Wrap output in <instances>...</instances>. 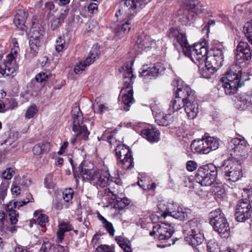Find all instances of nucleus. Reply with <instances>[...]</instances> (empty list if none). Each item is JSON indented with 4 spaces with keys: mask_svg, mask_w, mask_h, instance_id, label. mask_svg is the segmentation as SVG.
<instances>
[{
    "mask_svg": "<svg viewBox=\"0 0 252 252\" xmlns=\"http://www.w3.org/2000/svg\"><path fill=\"white\" fill-rule=\"evenodd\" d=\"M151 109L155 116V122L158 125L165 126L169 125L172 118L171 113L169 112L168 113L165 114L159 108L154 105L151 107Z\"/></svg>",
    "mask_w": 252,
    "mask_h": 252,
    "instance_id": "obj_20",
    "label": "nucleus"
},
{
    "mask_svg": "<svg viewBox=\"0 0 252 252\" xmlns=\"http://www.w3.org/2000/svg\"><path fill=\"white\" fill-rule=\"evenodd\" d=\"M203 144L202 139L194 140L190 145V149L194 153L203 154Z\"/></svg>",
    "mask_w": 252,
    "mask_h": 252,
    "instance_id": "obj_41",
    "label": "nucleus"
},
{
    "mask_svg": "<svg viewBox=\"0 0 252 252\" xmlns=\"http://www.w3.org/2000/svg\"><path fill=\"white\" fill-rule=\"evenodd\" d=\"M185 102V101L184 100L175 95L174 99L171 101L170 104L169 112L172 113L174 111H179L182 108H184Z\"/></svg>",
    "mask_w": 252,
    "mask_h": 252,
    "instance_id": "obj_35",
    "label": "nucleus"
},
{
    "mask_svg": "<svg viewBox=\"0 0 252 252\" xmlns=\"http://www.w3.org/2000/svg\"><path fill=\"white\" fill-rule=\"evenodd\" d=\"M103 226L107 230L110 235H114L115 230L112 223L107 220L103 224Z\"/></svg>",
    "mask_w": 252,
    "mask_h": 252,
    "instance_id": "obj_51",
    "label": "nucleus"
},
{
    "mask_svg": "<svg viewBox=\"0 0 252 252\" xmlns=\"http://www.w3.org/2000/svg\"><path fill=\"white\" fill-rule=\"evenodd\" d=\"M235 57L238 61H248L251 59L252 51L247 42L240 41L239 43L236 50Z\"/></svg>",
    "mask_w": 252,
    "mask_h": 252,
    "instance_id": "obj_18",
    "label": "nucleus"
},
{
    "mask_svg": "<svg viewBox=\"0 0 252 252\" xmlns=\"http://www.w3.org/2000/svg\"><path fill=\"white\" fill-rule=\"evenodd\" d=\"M216 247L217 245L216 244H212L211 242H209L207 245V250L209 252H217Z\"/></svg>",
    "mask_w": 252,
    "mask_h": 252,
    "instance_id": "obj_60",
    "label": "nucleus"
},
{
    "mask_svg": "<svg viewBox=\"0 0 252 252\" xmlns=\"http://www.w3.org/2000/svg\"><path fill=\"white\" fill-rule=\"evenodd\" d=\"M159 132L155 128H147L141 131V135L151 143L157 142L159 140Z\"/></svg>",
    "mask_w": 252,
    "mask_h": 252,
    "instance_id": "obj_27",
    "label": "nucleus"
},
{
    "mask_svg": "<svg viewBox=\"0 0 252 252\" xmlns=\"http://www.w3.org/2000/svg\"><path fill=\"white\" fill-rule=\"evenodd\" d=\"M126 12L128 14L127 19L124 23L122 24L118 27L117 32L118 35L127 33L131 28L130 25L131 24L132 19L135 13L129 12L128 11H126Z\"/></svg>",
    "mask_w": 252,
    "mask_h": 252,
    "instance_id": "obj_31",
    "label": "nucleus"
},
{
    "mask_svg": "<svg viewBox=\"0 0 252 252\" xmlns=\"http://www.w3.org/2000/svg\"><path fill=\"white\" fill-rule=\"evenodd\" d=\"M64 45L65 40L64 38L61 36L58 37L56 40V43L55 45L56 51L58 53L62 51L64 49Z\"/></svg>",
    "mask_w": 252,
    "mask_h": 252,
    "instance_id": "obj_46",
    "label": "nucleus"
},
{
    "mask_svg": "<svg viewBox=\"0 0 252 252\" xmlns=\"http://www.w3.org/2000/svg\"><path fill=\"white\" fill-rule=\"evenodd\" d=\"M73 191L71 188L65 189L63 193V199L66 202H69L73 198Z\"/></svg>",
    "mask_w": 252,
    "mask_h": 252,
    "instance_id": "obj_48",
    "label": "nucleus"
},
{
    "mask_svg": "<svg viewBox=\"0 0 252 252\" xmlns=\"http://www.w3.org/2000/svg\"><path fill=\"white\" fill-rule=\"evenodd\" d=\"M50 144L48 142H42L35 145L32 149L33 153L35 155H40L50 150Z\"/></svg>",
    "mask_w": 252,
    "mask_h": 252,
    "instance_id": "obj_36",
    "label": "nucleus"
},
{
    "mask_svg": "<svg viewBox=\"0 0 252 252\" xmlns=\"http://www.w3.org/2000/svg\"><path fill=\"white\" fill-rule=\"evenodd\" d=\"M243 32L249 41L252 44V21L245 23Z\"/></svg>",
    "mask_w": 252,
    "mask_h": 252,
    "instance_id": "obj_42",
    "label": "nucleus"
},
{
    "mask_svg": "<svg viewBox=\"0 0 252 252\" xmlns=\"http://www.w3.org/2000/svg\"><path fill=\"white\" fill-rule=\"evenodd\" d=\"M207 49L202 44L197 43L184 49V54L195 63L201 64L206 61Z\"/></svg>",
    "mask_w": 252,
    "mask_h": 252,
    "instance_id": "obj_10",
    "label": "nucleus"
},
{
    "mask_svg": "<svg viewBox=\"0 0 252 252\" xmlns=\"http://www.w3.org/2000/svg\"><path fill=\"white\" fill-rule=\"evenodd\" d=\"M73 125L72 129L76 133L75 135L70 140V142L74 144L76 138L82 135V138L86 140L90 134L86 126L83 124V118L81 111L78 106H75L72 110Z\"/></svg>",
    "mask_w": 252,
    "mask_h": 252,
    "instance_id": "obj_7",
    "label": "nucleus"
},
{
    "mask_svg": "<svg viewBox=\"0 0 252 252\" xmlns=\"http://www.w3.org/2000/svg\"><path fill=\"white\" fill-rule=\"evenodd\" d=\"M201 223L196 219H192L183 225L185 240L189 245L195 247L202 243L204 236L201 232Z\"/></svg>",
    "mask_w": 252,
    "mask_h": 252,
    "instance_id": "obj_3",
    "label": "nucleus"
},
{
    "mask_svg": "<svg viewBox=\"0 0 252 252\" xmlns=\"http://www.w3.org/2000/svg\"><path fill=\"white\" fill-rule=\"evenodd\" d=\"M48 219L46 215L41 213L40 211H36L33 214V218L31 220V223L34 222L40 225L41 227H44L48 222Z\"/></svg>",
    "mask_w": 252,
    "mask_h": 252,
    "instance_id": "obj_34",
    "label": "nucleus"
},
{
    "mask_svg": "<svg viewBox=\"0 0 252 252\" xmlns=\"http://www.w3.org/2000/svg\"><path fill=\"white\" fill-rule=\"evenodd\" d=\"M126 69L125 70L123 74L124 86H128V84L132 86L133 80L135 78L132 73L131 67H126Z\"/></svg>",
    "mask_w": 252,
    "mask_h": 252,
    "instance_id": "obj_37",
    "label": "nucleus"
},
{
    "mask_svg": "<svg viewBox=\"0 0 252 252\" xmlns=\"http://www.w3.org/2000/svg\"><path fill=\"white\" fill-rule=\"evenodd\" d=\"M173 85L176 86L177 89L175 95L183 99L185 101L192 100L195 98L194 93L190 87L180 79H177L173 81Z\"/></svg>",
    "mask_w": 252,
    "mask_h": 252,
    "instance_id": "obj_14",
    "label": "nucleus"
},
{
    "mask_svg": "<svg viewBox=\"0 0 252 252\" xmlns=\"http://www.w3.org/2000/svg\"><path fill=\"white\" fill-rule=\"evenodd\" d=\"M38 108L35 104L31 105L29 106L25 114V118L30 119L34 117L38 112Z\"/></svg>",
    "mask_w": 252,
    "mask_h": 252,
    "instance_id": "obj_43",
    "label": "nucleus"
},
{
    "mask_svg": "<svg viewBox=\"0 0 252 252\" xmlns=\"http://www.w3.org/2000/svg\"><path fill=\"white\" fill-rule=\"evenodd\" d=\"M84 163L81 162L79 167V172L83 179L89 181L91 184L101 188L109 186L112 178L107 167L100 170L96 168L87 169L83 168Z\"/></svg>",
    "mask_w": 252,
    "mask_h": 252,
    "instance_id": "obj_2",
    "label": "nucleus"
},
{
    "mask_svg": "<svg viewBox=\"0 0 252 252\" xmlns=\"http://www.w3.org/2000/svg\"><path fill=\"white\" fill-rule=\"evenodd\" d=\"M8 216L12 224H15L18 222L19 214L16 211L10 212L8 213Z\"/></svg>",
    "mask_w": 252,
    "mask_h": 252,
    "instance_id": "obj_54",
    "label": "nucleus"
},
{
    "mask_svg": "<svg viewBox=\"0 0 252 252\" xmlns=\"http://www.w3.org/2000/svg\"><path fill=\"white\" fill-rule=\"evenodd\" d=\"M184 4L187 9L186 10L200 13L203 10V5L198 0H185Z\"/></svg>",
    "mask_w": 252,
    "mask_h": 252,
    "instance_id": "obj_32",
    "label": "nucleus"
},
{
    "mask_svg": "<svg viewBox=\"0 0 252 252\" xmlns=\"http://www.w3.org/2000/svg\"><path fill=\"white\" fill-rule=\"evenodd\" d=\"M197 167L196 162L192 160H189L187 162L186 167L187 169L189 171H193L195 170Z\"/></svg>",
    "mask_w": 252,
    "mask_h": 252,
    "instance_id": "obj_55",
    "label": "nucleus"
},
{
    "mask_svg": "<svg viewBox=\"0 0 252 252\" xmlns=\"http://www.w3.org/2000/svg\"><path fill=\"white\" fill-rule=\"evenodd\" d=\"M116 156L118 158L121 159L123 156H127L131 154L129 148L124 144L118 145L115 149Z\"/></svg>",
    "mask_w": 252,
    "mask_h": 252,
    "instance_id": "obj_39",
    "label": "nucleus"
},
{
    "mask_svg": "<svg viewBox=\"0 0 252 252\" xmlns=\"http://www.w3.org/2000/svg\"><path fill=\"white\" fill-rule=\"evenodd\" d=\"M16 252H30L28 249L22 246L18 245L15 248Z\"/></svg>",
    "mask_w": 252,
    "mask_h": 252,
    "instance_id": "obj_62",
    "label": "nucleus"
},
{
    "mask_svg": "<svg viewBox=\"0 0 252 252\" xmlns=\"http://www.w3.org/2000/svg\"><path fill=\"white\" fill-rule=\"evenodd\" d=\"M99 53L97 44L94 45L86 60L84 62H80L79 64L75 67V72L78 74L84 70L86 66H89L98 58Z\"/></svg>",
    "mask_w": 252,
    "mask_h": 252,
    "instance_id": "obj_16",
    "label": "nucleus"
},
{
    "mask_svg": "<svg viewBox=\"0 0 252 252\" xmlns=\"http://www.w3.org/2000/svg\"><path fill=\"white\" fill-rule=\"evenodd\" d=\"M173 227L167 223H163L160 225H158L157 236L159 240H166V243L164 245H158V247L164 248L171 245H174L175 240L170 239L174 233Z\"/></svg>",
    "mask_w": 252,
    "mask_h": 252,
    "instance_id": "obj_12",
    "label": "nucleus"
},
{
    "mask_svg": "<svg viewBox=\"0 0 252 252\" xmlns=\"http://www.w3.org/2000/svg\"><path fill=\"white\" fill-rule=\"evenodd\" d=\"M248 144L244 138H235L231 139L228 144V152L231 157L243 160L247 152Z\"/></svg>",
    "mask_w": 252,
    "mask_h": 252,
    "instance_id": "obj_9",
    "label": "nucleus"
},
{
    "mask_svg": "<svg viewBox=\"0 0 252 252\" xmlns=\"http://www.w3.org/2000/svg\"><path fill=\"white\" fill-rule=\"evenodd\" d=\"M17 207L16 202L15 201H10L6 206V210L8 213L12 211H16L14 209Z\"/></svg>",
    "mask_w": 252,
    "mask_h": 252,
    "instance_id": "obj_57",
    "label": "nucleus"
},
{
    "mask_svg": "<svg viewBox=\"0 0 252 252\" xmlns=\"http://www.w3.org/2000/svg\"><path fill=\"white\" fill-rule=\"evenodd\" d=\"M162 217L165 218L167 216H171L176 219L180 220H185L188 218V212L177 204L173 205V208L169 207L166 211L162 214Z\"/></svg>",
    "mask_w": 252,
    "mask_h": 252,
    "instance_id": "obj_19",
    "label": "nucleus"
},
{
    "mask_svg": "<svg viewBox=\"0 0 252 252\" xmlns=\"http://www.w3.org/2000/svg\"><path fill=\"white\" fill-rule=\"evenodd\" d=\"M198 14L193 11L185 10L183 14L180 16L179 20L182 25L189 26L195 21Z\"/></svg>",
    "mask_w": 252,
    "mask_h": 252,
    "instance_id": "obj_26",
    "label": "nucleus"
},
{
    "mask_svg": "<svg viewBox=\"0 0 252 252\" xmlns=\"http://www.w3.org/2000/svg\"><path fill=\"white\" fill-rule=\"evenodd\" d=\"M28 16V13L24 10H19L14 19L15 26L21 30H24L25 28L26 20Z\"/></svg>",
    "mask_w": 252,
    "mask_h": 252,
    "instance_id": "obj_29",
    "label": "nucleus"
},
{
    "mask_svg": "<svg viewBox=\"0 0 252 252\" xmlns=\"http://www.w3.org/2000/svg\"><path fill=\"white\" fill-rule=\"evenodd\" d=\"M156 45L155 40H153L149 36L141 35L137 40L135 48L137 49L139 52L142 51H148L152 48H155Z\"/></svg>",
    "mask_w": 252,
    "mask_h": 252,
    "instance_id": "obj_17",
    "label": "nucleus"
},
{
    "mask_svg": "<svg viewBox=\"0 0 252 252\" xmlns=\"http://www.w3.org/2000/svg\"><path fill=\"white\" fill-rule=\"evenodd\" d=\"M251 104H252V91L241 94L236 102V107L240 110H243Z\"/></svg>",
    "mask_w": 252,
    "mask_h": 252,
    "instance_id": "obj_22",
    "label": "nucleus"
},
{
    "mask_svg": "<svg viewBox=\"0 0 252 252\" xmlns=\"http://www.w3.org/2000/svg\"><path fill=\"white\" fill-rule=\"evenodd\" d=\"M7 186L5 184L1 185L0 186V199L3 200L7 194Z\"/></svg>",
    "mask_w": 252,
    "mask_h": 252,
    "instance_id": "obj_56",
    "label": "nucleus"
},
{
    "mask_svg": "<svg viewBox=\"0 0 252 252\" xmlns=\"http://www.w3.org/2000/svg\"><path fill=\"white\" fill-rule=\"evenodd\" d=\"M57 250L58 252H68V249L67 246H63L58 245L55 248V251Z\"/></svg>",
    "mask_w": 252,
    "mask_h": 252,
    "instance_id": "obj_61",
    "label": "nucleus"
},
{
    "mask_svg": "<svg viewBox=\"0 0 252 252\" xmlns=\"http://www.w3.org/2000/svg\"><path fill=\"white\" fill-rule=\"evenodd\" d=\"M43 32L38 29L32 28L31 29V36L29 41L30 46V55L32 58L35 57L41 44V39Z\"/></svg>",
    "mask_w": 252,
    "mask_h": 252,
    "instance_id": "obj_15",
    "label": "nucleus"
},
{
    "mask_svg": "<svg viewBox=\"0 0 252 252\" xmlns=\"http://www.w3.org/2000/svg\"><path fill=\"white\" fill-rule=\"evenodd\" d=\"M68 145V143L67 142H63V143L62 144V145L61 147L60 150L58 152V154H59V155L63 154L64 153L65 150L67 147Z\"/></svg>",
    "mask_w": 252,
    "mask_h": 252,
    "instance_id": "obj_64",
    "label": "nucleus"
},
{
    "mask_svg": "<svg viewBox=\"0 0 252 252\" xmlns=\"http://www.w3.org/2000/svg\"><path fill=\"white\" fill-rule=\"evenodd\" d=\"M96 250L97 252H115L113 247L107 245H101Z\"/></svg>",
    "mask_w": 252,
    "mask_h": 252,
    "instance_id": "obj_52",
    "label": "nucleus"
},
{
    "mask_svg": "<svg viewBox=\"0 0 252 252\" xmlns=\"http://www.w3.org/2000/svg\"><path fill=\"white\" fill-rule=\"evenodd\" d=\"M184 110L187 118L189 120L195 118L199 112V106L195 98L192 100L185 101Z\"/></svg>",
    "mask_w": 252,
    "mask_h": 252,
    "instance_id": "obj_21",
    "label": "nucleus"
},
{
    "mask_svg": "<svg viewBox=\"0 0 252 252\" xmlns=\"http://www.w3.org/2000/svg\"><path fill=\"white\" fill-rule=\"evenodd\" d=\"M165 67L161 63H157L149 65H144L140 69V75L147 80L157 77L164 71Z\"/></svg>",
    "mask_w": 252,
    "mask_h": 252,
    "instance_id": "obj_13",
    "label": "nucleus"
},
{
    "mask_svg": "<svg viewBox=\"0 0 252 252\" xmlns=\"http://www.w3.org/2000/svg\"><path fill=\"white\" fill-rule=\"evenodd\" d=\"M116 241L119 246L125 252H132L131 244L130 241L126 238L122 236L117 237Z\"/></svg>",
    "mask_w": 252,
    "mask_h": 252,
    "instance_id": "obj_38",
    "label": "nucleus"
},
{
    "mask_svg": "<svg viewBox=\"0 0 252 252\" xmlns=\"http://www.w3.org/2000/svg\"><path fill=\"white\" fill-rule=\"evenodd\" d=\"M205 67L211 73H214L222 64L223 55L222 50L214 48L205 58Z\"/></svg>",
    "mask_w": 252,
    "mask_h": 252,
    "instance_id": "obj_11",
    "label": "nucleus"
},
{
    "mask_svg": "<svg viewBox=\"0 0 252 252\" xmlns=\"http://www.w3.org/2000/svg\"><path fill=\"white\" fill-rule=\"evenodd\" d=\"M170 36H174L177 42L182 48L183 51L184 53V49L190 47L189 45L187 37L184 33H180L178 30L175 29H171Z\"/></svg>",
    "mask_w": 252,
    "mask_h": 252,
    "instance_id": "obj_28",
    "label": "nucleus"
},
{
    "mask_svg": "<svg viewBox=\"0 0 252 252\" xmlns=\"http://www.w3.org/2000/svg\"><path fill=\"white\" fill-rule=\"evenodd\" d=\"M248 193V199L239 200L235 209V219L237 221L244 222L252 215V189H244Z\"/></svg>",
    "mask_w": 252,
    "mask_h": 252,
    "instance_id": "obj_6",
    "label": "nucleus"
},
{
    "mask_svg": "<svg viewBox=\"0 0 252 252\" xmlns=\"http://www.w3.org/2000/svg\"><path fill=\"white\" fill-rule=\"evenodd\" d=\"M88 11L91 13H94L97 10V4L95 3H91L88 6Z\"/></svg>",
    "mask_w": 252,
    "mask_h": 252,
    "instance_id": "obj_58",
    "label": "nucleus"
},
{
    "mask_svg": "<svg viewBox=\"0 0 252 252\" xmlns=\"http://www.w3.org/2000/svg\"><path fill=\"white\" fill-rule=\"evenodd\" d=\"M210 223L215 231L224 238L230 235V227L223 213L220 209L212 211L210 214Z\"/></svg>",
    "mask_w": 252,
    "mask_h": 252,
    "instance_id": "obj_5",
    "label": "nucleus"
},
{
    "mask_svg": "<svg viewBox=\"0 0 252 252\" xmlns=\"http://www.w3.org/2000/svg\"><path fill=\"white\" fill-rule=\"evenodd\" d=\"M217 176V169L213 164L200 167L195 175V180L202 186L208 187L215 185Z\"/></svg>",
    "mask_w": 252,
    "mask_h": 252,
    "instance_id": "obj_4",
    "label": "nucleus"
},
{
    "mask_svg": "<svg viewBox=\"0 0 252 252\" xmlns=\"http://www.w3.org/2000/svg\"><path fill=\"white\" fill-rule=\"evenodd\" d=\"M215 24V22L214 20H209L207 25L204 27L203 29V32H206L208 33L209 30V28L211 26H214Z\"/></svg>",
    "mask_w": 252,
    "mask_h": 252,
    "instance_id": "obj_59",
    "label": "nucleus"
},
{
    "mask_svg": "<svg viewBox=\"0 0 252 252\" xmlns=\"http://www.w3.org/2000/svg\"><path fill=\"white\" fill-rule=\"evenodd\" d=\"M108 110V107L105 106L104 104H100L98 105V112L99 113H101Z\"/></svg>",
    "mask_w": 252,
    "mask_h": 252,
    "instance_id": "obj_63",
    "label": "nucleus"
},
{
    "mask_svg": "<svg viewBox=\"0 0 252 252\" xmlns=\"http://www.w3.org/2000/svg\"><path fill=\"white\" fill-rule=\"evenodd\" d=\"M20 183H18L17 181L13 182L12 186L11 188L12 194L15 196H18L20 194L21 189L19 186Z\"/></svg>",
    "mask_w": 252,
    "mask_h": 252,
    "instance_id": "obj_49",
    "label": "nucleus"
},
{
    "mask_svg": "<svg viewBox=\"0 0 252 252\" xmlns=\"http://www.w3.org/2000/svg\"><path fill=\"white\" fill-rule=\"evenodd\" d=\"M1 64L7 71H6L7 76L13 74L17 68L15 56H12V55H7L4 63Z\"/></svg>",
    "mask_w": 252,
    "mask_h": 252,
    "instance_id": "obj_25",
    "label": "nucleus"
},
{
    "mask_svg": "<svg viewBox=\"0 0 252 252\" xmlns=\"http://www.w3.org/2000/svg\"><path fill=\"white\" fill-rule=\"evenodd\" d=\"M142 2L143 0H125L123 2L122 10L135 13V10L137 8H141L143 5Z\"/></svg>",
    "mask_w": 252,
    "mask_h": 252,
    "instance_id": "obj_30",
    "label": "nucleus"
},
{
    "mask_svg": "<svg viewBox=\"0 0 252 252\" xmlns=\"http://www.w3.org/2000/svg\"><path fill=\"white\" fill-rule=\"evenodd\" d=\"M73 229V226L69 222H63L59 224V229L57 232L59 242H62L64 238V233Z\"/></svg>",
    "mask_w": 252,
    "mask_h": 252,
    "instance_id": "obj_33",
    "label": "nucleus"
},
{
    "mask_svg": "<svg viewBox=\"0 0 252 252\" xmlns=\"http://www.w3.org/2000/svg\"><path fill=\"white\" fill-rule=\"evenodd\" d=\"M212 189V192L213 194L217 195L218 197H222L224 194V190L222 188L221 185H218L217 186L215 185H213Z\"/></svg>",
    "mask_w": 252,
    "mask_h": 252,
    "instance_id": "obj_44",
    "label": "nucleus"
},
{
    "mask_svg": "<svg viewBox=\"0 0 252 252\" xmlns=\"http://www.w3.org/2000/svg\"><path fill=\"white\" fill-rule=\"evenodd\" d=\"M241 164V159L236 158H229L225 161L222 171L226 180L235 182L242 177Z\"/></svg>",
    "mask_w": 252,
    "mask_h": 252,
    "instance_id": "obj_8",
    "label": "nucleus"
},
{
    "mask_svg": "<svg viewBox=\"0 0 252 252\" xmlns=\"http://www.w3.org/2000/svg\"><path fill=\"white\" fill-rule=\"evenodd\" d=\"M203 140V154H207L211 151L215 150L219 148V143L218 139L213 137H208L202 139Z\"/></svg>",
    "mask_w": 252,
    "mask_h": 252,
    "instance_id": "obj_24",
    "label": "nucleus"
},
{
    "mask_svg": "<svg viewBox=\"0 0 252 252\" xmlns=\"http://www.w3.org/2000/svg\"><path fill=\"white\" fill-rule=\"evenodd\" d=\"M53 176L51 174L47 175L44 180V183L45 186L48 189H54L55 188V184L53 181Z\"/></svg>",
    "mask_w": 252,
    "mask_h": 252,
    "instance_id": "obj_47",
    "label": "nucleus"
},
{
    "mask_svg": "<svg viewBox=\"0 0 252 252\" xmlns=\"http://www.w3.org/2000/svg\"><path fill=\"white\" fill-rule=\"evenodd\" d=\"M39 252H55V247L52 246L51 243L48 242H44Z\"/></svg>",
    "mask_w": 252,
    "mask_h": 252,
    "instance_id": "obj_45",
    "label": "nucleus"
},
{
    "mask_svg": "<svg viewBox=\"0 0 252 252\" xmlns=\"http://www.w3.org/2000/svg\"><path fill=\"white\" fill-rule=\"evenodd\" d=\"M120 165L125 169H128L132 168L134 166L133 158L131 154L127 155L124 158L120 159Z\"/></svg>",
    "mask_w": 252,
    "mask_h": 252,
    "instance_id": "obj_40",
    "label": "nucleus"
},
{
    "mask_svg": "<svg viewBox=\"0 0 252 252\" xmlns=\"http://www.w3.org/2000/svg\"><path fill=\"white\" fill-rule=\"evenodd\" d=\"M121 93L122 94L123 102L126 106L129 107L134 102L132 86L128 84V86H124Z\"/></svg>",
    "mask_w": 252,
    "mask_h": 252,
    "instance_id": "obj_23",
    "label": "nucleus"
},
{
    "mask_svg": "<svg viewBox=\"0 0 252 252\" xmlns=\"http://www.w3.org/2000/svg\"><path fill=\"white\" fill-rule=\"evenodd\" d=\"M14 173L15 171L12 168H8L3 172L2 175L3 178L9 180L12 178Z\"/></svg>",
    "mask_w": 252,
    "mask_h": 252,
    "instance_id": "obj_50",
    "label": "nucleus"
},
{
    "mask_svg": "<svg viewBox=\"0 0 252 252\" xmlns=\"http://www.w3.org/2000/svg\"><path fill=\"white\" fill-rule=\"evenodd\" d=\"M48 79V75L44 72H40L38 73L35 77V79L37 82L41 83L46 82Z\"/></svg>",
    "mask_w": 252,
    "mask_h": 252,
    "instance_id": "obj_53",
    "label": "nucleus"
},
{
    "mask_svg": "<svg viewBox=\"0 0 252 252\" xmlns=\"http://www.w3.org/2000/svg\"><path fill=\"white\" fill-rule=\"evenodd\" d=\"M245 73L242 72L241 66L238 64L231 65L224 77H222V87L226 94H235L239 87L244 85Z\"/></svg>",
    "mask_w": 252,
    "mask_h": 252,
    "instance_id": "obj_1",
    "label": "nucleus"
}]
</instances>
